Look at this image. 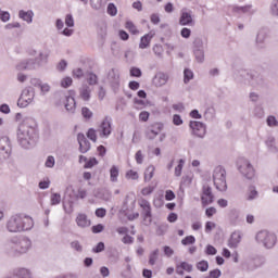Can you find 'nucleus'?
<instances>
[{"mask_svg": "<svg viewBox=\"0 0 278 278\" xmlns=\"http://www.w3.org/2000/svg\"><path fill=\"white\" fill-rule=\"evenodd\" d=\"M139 205L142 210L141 215L143 217V225H146V227H149V225L153 223V215L151 214V203L146 199H141L139 201Z\"/></svg>", "mask_w": 278, "mask_h": 278, "instance_id": "obj_11", "label": "nucleus"}, {"mask_svg": "<svg viewBox=\"0 0 278 278\" xmlns=\"http://www.w3.org/2000/svg\"><path fill=\"white\" fill-rule=\"evenodd\" d=\"M164 129V124L162 123H155L149 126L146 130V138L148 140H155L160 134H162V130Z\"/></svg>", "mask_w": 278, "mask_h": 278, "instance_id": "obj_12", "label": "nucleus"}, {"mask_svg": "<svg viewBox=\"0 0 278 278\" xmlns=\"http://www.w3.org/2000/svg\"><path fill=\"white\" fill-rule=\"evenodd\" d=\"M118 168L116 167V165H113L110 169V180L113 184H116V181H118Z\"/></svg>", "mask_w": 278, "mask_h": 278, "instance_id": "obj_34", "label": "nucleus"}, {"mask_svg": "<svg viewBox=\"0 0 278 278\" xmlns=\"http://www.w3.org/2000/svg\"><path fill=\"white\" fill-rule=\"evenodd\" d=\"M213 182L219 192H227V170L223 166H217L213 170Z\"/></svg>", "mask_w": 278, "mask_h": 278, "instance_id": "obj_4", "label": "nucleus"}, {"mask_svg": "<svg viewBox=\"0 0 278 278\" xmlns=\"http://www.w3.org/2000/svg\"><path fill=\"white\" fill-rule=\"evenodd\" d=\"M266 38H268V29L261 28L256 35V47L258 49H265L266 48Z\"/></svg>", "mask_w": 278, "mask_h": 278, "instance_id": "obj_18", "label": "nucleus"}, {"mask_svg": "<svg viewBox=\"0 0 278 278\" xmlns=\"http://www.w3.org/2000/svg\"><path fill=\"white\" fill-rule=\"evenodd\" d=\"M87 81L89 86H97V84H99V77H97V74L94 73H89L87 77Z\"/></svg>", "mask_w": 278, "mask_h": 278, "instance_id": "obj_37", "label": "nucleus"}, {"mask_svg": "<svg viewBox=\"0 0 278 278\" xmlns=\"http://www.w3.org/2000/svg\"><path fill=\"white\" fill-rule=\"evenodd\" d=\"M184 164H186V161H184V159H180L178 162V165L175 167L176 177H181V170H184Z\"/></svg>", "mask_w": 278, "mask_h": 278, "instance_id": "obj_41", "label": "nucleus"}, {"mask_svg": "<svg viewBox=\"0 0 278 278\" xmlns=\"http://www.w3.org/2000/svg\"><path fill=\"white\" fill-rule=\"evenodd\" d=\"M10 18H11L10 12L3 11L0 9V21H2V23H8Z\"/></svg>", "mask_w": 278, "mask_h": 278, "instance_id": "obj_48", "label": "nucleus"}, {"mask_svg": "<svg viewBox=\"0 0 278 278\" xmlns=\"http://www.w3.org/2000/svg\"><path fill=\"white\" fill-rule=\"evenodd\" d=\"M38 66H42L49 62V51H40L38 56L35 59Z\"/></svg>", "mask_w": 278, "mask_h": 278, "instance_id": "obj_26", "label": "nucleus"}, {"mask_svg": "<svg viewBox=\"0 0 278 278\" xmlns=\"http://www.w3.org/2000/svg\"><path fill=\"white\" fill-rule=\"evenodd\" d=\"M245 199L247 201H256V199H260V192L255 186L251 185L248 187Z\"/></svg>", "mask_w": 278, "mask_h": 278, "instance_id": "obj_23", "label": "nucleus"}, {"mask_svg": "<svg viewBox=\"0 0 278 278\" xmlns=\"http://www.w3.org/2000/svg\"><path fill=\"white\" fill-rule=\"evenodd\" d=\"M239 172L245 179L251 180L255 177V168H253V165L247 160L239 166Z\"/></svg>", "mask_w": 278, "mask_h": 278, "instance_id": "obj_15", "label": "nucleus"}, {"mask_svg": "<svg viewBox=\"0 0 278 278\" xmlns=\"http://www.w3.org/2000/svg\"><path fill=\"white\" fill-rule=\"evenodd\" d=\"M64 106L68 114H75V111L77 110L75 98L73 96H66Z\"/></svg>", "mask_w": 278, "mask_h": 278, "instance_id": "obj_21", "label": "nucleus"}, {"mask_svg": "<svg viewBox=\"0 0 278 278\" xmlns=\"http://www.w3.org/2000/svg\"><path fill=\"white\" fill-rule=\"evenodd\" d=\"M241 77H249V84L252 86V88H256V90H261V88L266 87V79H264V76L260 74V72H244L242 71L240 73Z\"/></svg>", "mask_w": 278, "mask_h": 278, "instance_id": "obj_6", "label": "nucleus"}, {"mask_svg": "<svg viewBox=\"0 0 278 278\" xmlns=\"http://www.w3.org/2000/svg\"><path fill=\"white\" fill-rule=\"evenodd\" d=\"M179 25L182 27H194V15H192V10L188 8H182L180 10Z\"/></svg>", "mask_w": 278, "mask_h": 278, "instance_id": "obj_10", "label": "nucleus"}, {"mask_svg": "<svg viewBox=\"0 0 278 278\" xmlns=\"http://www.w3.org/2000/svg\"><path fill=\"white\" fill-rule=\"evenodd\" d=\"M153 175H155V166L150 165L144 172V181H151V179H153Z\"/></svg>", "mask_w": 278, "mask_h": 278, "instance_id": "obj_33", "label": "nucleus"}, {"mask_svg": "<svg viewBox=\"0 0 278 278\" xmlns=\"http://www.w3.org/2000/svg\"><path fill=\"white\" fill-rule=\"evenodd\" d=\"M266 123L268 127H278V121L277 117L269 115L266 119Z\"/></svg>", "mask_w": 278, "mask_h": 278, "instance_id": "obj_44", "label": "nucleus"}, {"mask_svg": "<svg viewBox=\"0 0 278 278\" xmlns=\"http://www.w3.org/2000/svg\"><path fill=\"white\" fill-rule=\"evenodd\" d=\"M11 249L8 251L9 255L13 257H18L20 255H25L31 250V239L27 237H20L11 239Z\"/></svg>", "mask_w": 278, "mask_h": 278, "instance_id": "obj_3", "label": "nucleus"}, {"mask_svg": "<svg viewBox=\"0 0 278 278\" xmlns=\"http://www.w3.org/2000/svg\"><path fill=\"white\" fill-rule=\"evenodd\" d=\"M266 147H267L268 151H270V153H278V148H277V146L275 144V139H274V137H269V138L266 140Z\"/></svg>", "mask_w": 278, "mask_h": 278, "instance_id": "obj_32", "label": "nucleus"}, {"mask_svg": "<svg viewBox=\"0 0 278 278\" xmlns=\"http://www.w3.org/2000/svg\"><path fill=\"white\" fill-rule=\"evenodd\" d=\"M73 85V78L71 77H65L61 80V86L62 88H68Z\"/></svg>", "mask_w": 278, "mask_h": 278, "instance_id": "obj_58", "label": "nucleus"}, {"mask_svg": "<svg viewBox=\"0 0 278 278\" xmlns=\"http://www.w3.org/2000/svg\"><path fill=\"white\" fill-rule=\"evenodd\" d=\"M195 266L201 273H207V268H210V263H207V261H200L197 263Z\"/></svg>", "mask_w": 278, "mask_h": 278, "instance_id": "obj_35", "label": "nucleus"}, {"mask_svg": "<svg viewBox=\"0 0 278 278\" xmlns=\"http://www.w3.org/2000/svg\"><path fill=\"white\" fill-rule=\"evenodd\" d=\"M97 164H99V161L92 157L89 161H86L84 168H92L93 166H97Z\"/></svg>", "mask_w": 278, "mask_h": 278, "instance_id": "obj_59", "label": "nucleus"}, {"mask_svg": "<svg viewBox=\"0 0 278 278\" xmlns=\"http://www.w3.org/2000/svg\"><path fill=\"white\" fill-rule=\"evenodd\" d=\"M68 66V63L66 62V60H61L59 62V64L56 65V71H59L60 73L66 71V67Z\"/></svg>", "mask_w": 278, "mask_h": 278, "instance_id": "obj_55", "label": "nucleus"}, {"mask_svg": "<svg viewBox=\"0 0 278 278\" xmlns=\"http://www.w3.org/2000/svg\"><path fill=\"white\" fill-rule=\"evenodd\" d=\"M189 127L192 130L193 136H197L198 138L205 137L207 130L203 122L191 121L189 123Z\"/></svg>", "mask_w": 278, "mask_h": 278, "instance_id": "obj_13", "label": "nucleus"}, {"mask_svg": "<svg viewBox=\"0 0 278 278\" xmlns=\"http://www.w3.org/2000/svg\"><path fill=\"white\" fill-rule=\"evenodd\" d=\"M138 172L130 169L126 173V179H132L134 181H136V179H138Z\"/></svg>", "mask_w": 278, "mask_h": 278, "instance_id": "obj_57", "label": "nucleus"}, {"mask_svg": "<svg viewBox=\"0 0 278 278\" xmlns=\"http://www.w3.org/2000/svg\"><path fill=\"white\" fill-rule=\"evenodd\" d=\"M271 16H278V0H273L269 7Z\"/></svg>", "mask_w": 278, "mask_h": 278, "instance_id": "obj_42", "label": "nucleus"}, {"mask_svg": "<svg viewBox=\"0 0 278 278\" xmlns=\"http://www.w3.org/2000/svg\"><path fill=\"white\" fill-rule=\"evenodd\" d=\"M63 210L66 214H73V202L72 201H68V202H64L63 203Z\"/></svg>", "mask_w": 278, "mask_h": 278, "instance_id": "obj_49", "label": "nucleus"}, {"mask_svg": "<svg viewBox=\"0 0 278 278\" xmlns=\"http://www.w3.org/2000/svg\"><path fill=\"white\" fill-rule=\"evenodd\" d=\"M87 138L92 142H97V130H94V128H89L87 131Z\"/></svg>", "mask_w": 278, "mask_h": 278, "instance_id": "obj_50", "label": "nucleus"}, {"mask_svg": "<svg viewBox=\"0 0 278 278\" xmlns=\"http://www.w3.org/2000/svg\"><path fill=\"white\" fill-rule=\"evenodd\" d=\"M151 40H153V35L146 34L144 36H142L140 39L139 49H149Z\"/></svg>", "mask_w": 278, "mask_h": 278, "instance_id": "obj_28", "label": "nucleus"}, {"mask_svg": "<svg viewBox=\"0 0 278 278\" xmlns=\"http://www.w3.org/2000/svg\"><path fill=\"white\" fill-rule=\"evenodd\" d=\"M80 153H88L90 151V141L86 139V135L79 132L77 135Z\"/></svg>", "mask_w": 278, "mask_h": 278, "instance_id": "obj_19", "label": "nucleus"}, {"mask_svg": "<svg viewBox=\"0 0 278 278\" xmlns=\"http://www.w3.org/2000/svg\"><path fill=\"white\" fill-rule=\"evenodd\" d=\"M180 36L181 38H190V36H192V30L188 27H184L181 30H180Z\"/></svg>", "mask_w": 278, "mask_h": 278, "instance_id": "obj_54", "label": "nucleus"}, {"mask_svg": "<svg viewBox=\"0 0 278 278\" xmlns=\"http://www.w3.org/2000/svg\"><path fill=\"white\" fill-rule=\"evenodd\" d=\"M135 160L137 164H142L144 162V155H142V150H138L135 154Z\"/></svg>", "mask_w": 278, "mask_h": 278, "instance_id": "obj_62", "label": "nucleus"}, {"mask_svg": "<svg viewBox=\"0 0 278 278\" xmlns=\"http://www.w3.org/2000/svg\"><path fill=\"white\" fill-rule=\"evenodd\" d=\"M51 205H60L62 203V195L60 193H52L50 197Z\"/></svg>", "mask_w": 278, "mask_h": 278, "instance_id": "obj_36", "label": "nucleus"}, {"mask_svg": "<svg viewBox=\"0 0 278 278\" xmlns=\"http://www.w3.org/2000/svg\"><path fill=\"white\" fill-rule=\"evenodd\" d=\"M229 10L232 14V16H237V18H242L244 14L248 16H253L257 10L253 8V4H245V5H238V4H232L229 7Z\"/></svg>", "mask_w": 278, "mask_h": 278, "instance_id": "obj_7", "label": "nucleus"}, {"mask_svg": "<svg viewBox=\"0 0 278 278\" xmlns=\"http://www.w3.org/2000/svg\"><path fill=\"white\" fill-rule=\"evenodd\" d=\"M36 64H38L36 62V59H27L22 61L18 65H17V70L18 71H34L36 70Z\"/></svg>", "mask_w": 278, "mask_h": 278, "instance_id": "obj_20", "label": "nucleus"}, {"mask_svg": "<svg viewBox=\"0 0 278 278\" xmlns=\"http://www.w3.org/2000/svg\"><path fill=\"white\" fill-rule=\"evenodd\" d=\"M126 29H128L130 31V34H138V28L136 27V25H134V22L131 21H127L126 22Z\"/></svg>", "mask_w": 278, "mask_h": 278, "instance_id": "obj_45", "label": "nucleus"}, {"mask_svg": "<svg viewBox=\"0 0 278 278\" xmlns=\"http://www.w3.org/2000/svg\"><path fill=\"white\" fill-rule=\"evenodd\" d=\"M18 18L27 23L28 25H31L34 23V11L33 10H20L18 11Z\"/></svg>", "mask_w": 278, "mask_h": 278, "instance_id": "obj_22", "label": "nucleus"}, {"mask_svg": "<svg viewBox=\"0 0 278 278\" xmlns=\"http://www.w3.org/2000/svg\"><path fill=\"white\" fill-rule=\"evenodd\" d=\"M100 138H110L112 136V118L105 117L98 129Z\"/></svg>", "mask_w": 278, "mask_h": 278, "instance_id": "obj_14", "label": "nucleus"}, {"mask_svg": "<svg viewBox=\"0 0 278 278\" xmlns=\"http://www.w3.org/2000/svg\"><path fill=\"white\" fill-rule=\"evenodd\" d=\"M180 268L182 270H186L187 273H192L193 266L190 263L181 262L180 263Z\"/></svg>", "mask_w": 278, "mask_h": 278, "instance_id": "obj_60", "label": "nucleus"}, {"mask_svg": "<svg viewBox=\"0 0 278 278\" xmlns=\"http://www.w3.org/2000/svg\"><path fill=\"white\" fill-rule=\"evenodd\" d=\"M92 94V89L88 85H83L79 88V97L83 101H90V97Z\"/></svg>", "mask_w": 278, "mask_h": 278, "instance_id": "obj_24", "label": "nucleus"}, {"mask_svg": "<svg viewBox=\"0 0 278 278\" xmlns=\"http://www.w3.org/2000/svg\"><path fill=\"white\" fill-rule=\"evenodd\" d=\"M242 236H240V232H232L228 241L229 249H238V244H240Z\"/></svg>", "mask_w": 278, "mask_h": 278, "instance_id": "obj_25", "label": "nucleus"}, {"mask_svg": "<svg viewBox=\"0 0 278 278\" xmlns=\"http://www.w3.org/2000/svg\"><path fill=\"white\" fill-rule=\"evenodd\" d=\"M193 49H203V39L197 38L193 41Z\"/></svg>", "mask_w": 278, "mask_h": 278, "instance_id": "obj_64", "label": "nucleus"}, {"mask_svg": "<svg viewBox=\"0 0 278 278\" xmlns=\"http://www.w3.org/2000/svg\"><path fill=\"white\" fill-rule=\"evenodd\" d=\"M108 81L111 84V87L113 90H118L121 86V73H118V70L112 68L108 73Z\"/></svg>", "mask_w": 278, "mask_h": 278, "instance_id": "obj_16", "label": "nucleus"}, {"mask_svg": "<svg viewBox=\"0 0 278 278\" xmlns=\"http://www.w3.org/2000/svg\"><path fill=\"white\" fill-rule=\"evenodd\" d=\"M39 89L41 97H45V94H49V92H51V85L48 83H42Z\"/></svg>", "mask_w": 278, "mask_h": 278, "instance_id": "obj_39", "label": "nucleus"}, {"mask_svg": "<svg viewBox=\"0 0 278 278\" xmlns=\"http://www.w3.org/2000/svg\"><path fill=\"white\" fill-rule=\"evenodd\" d=\"M76 223L78 227L81 228L90 227V219H88V216L86 214H78L76 217Z\"/></svg>", "mask_w": 278, "mask_h": 278, "instance_id": "obj_27", "label": "nucleus"}, {"mask_svg": "<svg viewBox=\"0 0 278 278\" xmlns=\"http://www.w3.org/2000/svg\"><path fill=\"white\" fill-rule=\"evenodd\" d=\"M130 77H142V70H140L139 67H131Z\"/></svg>", "mask_w": 278, "mask_h": 278, "instance_id": "obj_53", "label": "nucleus"}, {"mask_svg": "<svg viewBox=\"0 0 278 278\" xmlns=\"http://www.w3.org/2000/svg\"><path fill=\"white\" fill-rule=\"evenodd\" d=\"M12 157V142L10 137L3 136L0 138V162H7Z\"/></svg>", "mask_w": 278, "mask_h": 278, "instance_id": "obj_9", "label": "nucleus"}, {"mask_svg": "<svg viewBox=\"0 0 278 278\" xmlns=\"http://www.w3.org/2000/svg\"><path fill=\"white\" fill-rule=\"evenodd\" d=\"M65 25L66 27H75V18H73V14H67L65 16Z\"/></svg>", "mask_w": 278, "mask_h": 278, "instance_id": "obj_51", "label": "nucleus"}, {"mask_svg": "<svg viewBox=\"0 0 278 278\" xmlns=\"http://www.w3.org/2000/svg\"><path fill=\"white\" fill-rule=\"evenodd\" d=\"M194 242H197V238H194V236H187L181 240V244L184 247H188V244H194Z\"/></svg>", "mask_w": 278, "mask_h": 278, "instance_id": "obj_43", "label": "nucleus"}, {"mask_svg": "<svg viewBox=\"0 0 278 278\" xmlns=\"http://www.w3.org/2000/svg\"><path fill=\"white\" fill-rule=\"evenodd\" d=\"M168 79L169 76L167 73L159 72L154 75L152 84L153 86H155V88H162L163 86H166V84H168Z\"/></svg>", "mask_w": 278, "mask_h": 278, "instance_id": "obj_17", "label": "nucleus"}, {"mask_svg": "<svg viewBox=\"0 0 278 278\" xmlns=\"http://www.w3.org/2000/svg\"><path fill=\"white\" fill-rule=\"evenodd\" d=\"M105 251V243L99 242L94 248H92L93 253H103Z\"/></svg>", "mask_w": 278, "mask_h": 278, "instance_id": "obj_56", "label": "nucleus"}, {"mask_svg": "<svg viewBox=\"0 0 278 278\" xmlns=\"http://www.w3.org/2000/svg\"><path fill=\"white\" fill-rule=\"evenodd\" d=\"M194 79V72L190 68L184 70V84H190Z\"/></svg>", "mask_w": 278, "mask_h": 278, "instance_id": "obj_31", "label": "nucleus"}, {"mask_svg": "<svg viewBox=\"0 0 278 278\" xmlns=\"http://www.w3.org/2000/svg\"><path fill=\"white\" fill-rule=\"evenodd\" d=\"M202 205H210L214 203V195H202L201 197Z\"/></svg>", "mask_w": 278, "mask_h": 278, "instance_id": "obj_46", "label": "nucleus"}, {"mask_svg": "<svg viewBox=\"0 0 278 278\" xmlns=\"http://www.w3.org/2000/svg\"><path fill=\"white\" fill-rule=\"evenodd\" d=\"M4 29H21V23L18 22H12L4 26Z\"/></svg>", "mask_w": 278, "mask_h": 278, "instance_id": "obj_61", "label": "nucleus"}, {"mask_svg": "<svg viewBox=\"0 0 278 278\" xmlns=\"http://www.w3.org/2000/svg\"><path fill=\"white\" fill-rule=\"evenodd\" d=\"M71 249L77 251V253L84 252V245H81V243L77 240L71 242Z\"/></svg>", "mask_w": 278, "mask_h": 278, "instance_id": "obj_40", "label": "nucleus"}, {"mask_svg": "<svg viewBox=\"0 0 278 278\" xmlns=\"http://www.w3.org/2000/svg\"><path fill=\"white\" fill-rule=\"evenodd\" d=\"M81 115L84 116V118H86L87 121H90V118H92V111H90V109L84 106L81 109Z\"/></svg>", "mask_w": 278, "mask_h": 278, "instance_id": "obj_52", "label": "nucleus"}, {"mask_svg": "<svg viewBox=\"0 0 278 278\" xmlns=\"http://www.w3.org/2000/svg\"><path fill=\"white\" fill-rule=\"evenodd\" d=\"M173 123H174V125H176L177 127H179V125H184V119L181 118V115L175 114V115L173 116Z\"/></svg>", "mask_w": 278, "mask_h": 278, "instance_id": "obj_63", "label": "nucleus"}, {"mask_svg": "<svg viewBox=\"0 0 278 278\" xmlns=\"http://www.w3.org/2000/svg\"><path fill=\"white\" fill-rule=\"evenodd\" d=\"M36 97V91L31 87L25 88L18 100H17V106L18 108H27L28 105H31L34 103V99Z\"/></svg>", "mask_w": 278, "mask_h": 278, "instance_id": "obj_8", "label": "nucleus"}, {"mask_svg": "<svg viewBox=\"0 0 278 278\" xmlns=\"http://www.w3.org/2000/svg\"><path fill=\"white\" fill-rule=\"evenodd\" d=\"M194 58L199 64L205 62V50L204 49H193Z\"/></svg>", "mask_w": 278, "mask_h": 278, "instance_id": "obj_29", "label": "nucleus"}, {"mask_svg": "<svg viewBox=\"0 0 278 278\" xmlns=\"http://www.w3.org/2000/svg\"><path fill=\"white\" fill-rule=\"evenodd\" d=\"M34 227V219L25 214H15L9 217L5 229L9 233H21L29 231Z\"/></svg>", "mask_w": 278, "mask_h": 278, "instance_id": "obj_2", "label": "nucleus"}, {"mask_svg": "<svg viewBox=\"0 0 278 278\" xmlns=\"http://www.w3.org/2000/svg\"><path fill=\"white\" fill-rule=\"evenodd\" d=\"M106 12L110 16H116V14H118V9L116 8L115 3H109Z\"/></svg>", "mask_w": 278, "mask_h": 278, "instance_id": "obj_38", "label": "nucleus"}, {"mask_svg": "<svg viewBox=\"0 0 278 278\" xmlns=\"http://www.w3.org/2000/svg\"><path fill=\"white\" fill-rule=\"evenodd\" d=\"M17 141L22 149H34L38 142L36 122L34 119L24 121L17 129Z\"/></svg>", "mask_w": 278, "mask_h": 278, "instance_id": "obj_1", "label": "nucleus"}, {"mask_svg": "<svg viewBox=\"0 0 278 278\" xmlns=\"http://www.w3.org/2000/svg\"><path fill=\"white\" fill-rule=\"evenodd\" d=\"M46 168H53L55 166V157L53 155H49L45 163Z\"/></svg>", "mask_w": 278, "mask_h": 278, "instance_id": "obj_47", "label": "nucleus"}, {"mask_svg": "<svg viewBox=\"0 0 278 278\" xmlns=\"http://www.w3.org/2000/svg\"><path fill=\"white\" fill-rule=\"evenodd\" d=\"M256 242L263 244L265 249H273L277 244V235L268 230H261L255 236Z\"/></svg>", "mask_w": 278, "mask_h": 278, "instance_id": "obj_5", "label": "nucleus"}, {"mask_svg": "<svg viewBox=\"0 0 278 278\" xmlns=\"http://www.w3.org/2000/svg\"><path fill=\"white\" fill-rule=\"evenodd\" d=\"M160 258V249H155L149 255V264L150 266H155V263Z\"/></svg>", "mask_w": 278, "mask_h": 278, "instance_id": "obj_30", "label": "nucleus"}]
</instances>
